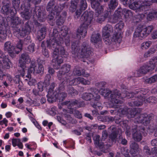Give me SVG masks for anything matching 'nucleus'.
Instances as JSON below:
<instances>
[{"instance_id": "obj_1", "label": "nucleus", "mask_w": 157, "mask_h": 157, "mask_svg": "<svg viewBox=\"0 0 157 157\" xmlns=\"http://www.w3.org/2000/svg\"><path fill=\"white\" fill-rule=\"evenodd\" d=\"M147 90L145 89H143L140 91H136L134 93H129L126 92L124 94L122 93L119 95V93L117 90L113 91H111L107 89L101 88L99 90L100 94L103 96L105 99H108L110 100L113 104V106H116L118 108L119 105L121 103V101H119L118 99L120 97L122 98H124L125 97L127 98H133V94L135 95V100L132 101L129 103V105L131 106H139L142 105L143 102L145 101L144 95L147 93Z\"/></svg>"}, {"instance_id": "obj_2", "label": "nucleus", "mask_w": 157, "mask_h": 157, "mask_svg": "<svg viewBox=\"0 0 157 157\" xmlns=\"http://www.w3.org/2000/svg\"><path fill=\"white\" fill-rule=\"evenodd\" d=\"M54 38L52 39L47 41V46L49 48L53 50V56L55 58L52 60L53 64L55 69H57L59 68L60 64L63 62V57L60 56L63 55L64 57H66L65 55V50L62 46L63 43V38L61 37L59 38V35L58 36V31L56 29L53 30Z\"/></svg>"}, {"instance_id": "obj_3", "label": "nucleus", "mask_w": 157, "mask_h": 157, "mask_svg": "<svg viewBox=\"0 0 157 157\" xmlns=\"http://www.w3.org/2000/svg\"><path fill=\"white\" fill-rule=\"evenodd\" d=\"M132 0H131V3ZM130 0H126V4L129 5L130 9L136 11V12H140L145 9L147 6H149L153 3H157V0H151V1H139L135 2L131 4H130L129 2ZM147 15V18L148 20H151L154 18H157V11L152 10L149 12ZM146 16L145 14H142L140 16L139 15L138 17L142 19Z\"/></svg>"}, {"instance_id": "obj_4", "label": "nucleus", "mask_w": 157, "mask_h": 157, "mask_svg": "<svg viewBox=\"0 0 157 157\" xmlns=\"http://www.w3.org/2000/svg\"><path fill=\"white\" fill-rule=\"evenodd\" d=\"M54 5V2L52 1L49 2L47 6V10L51 11L48 17L50 20L49 23L51 25H53L55 22L54 20L53 19L55 17L56 24L58 25H61L64 22L66 13L64 12L62 16H59L60 8L57 6H56L54 7L55 9H52Z\"/></svg>"}, {"instance_id": "obj_5", "label": "nucleus", "mask_w": 157, "mask_h": 157, "mask_svg": "<svg viewBox=\"0 0 157 157\" xmlns=\"http://www.w3.org/2000/svg\"><path fill=\"white\" fill-rule=\"evenodd\" d=\"M93 14L92 11L89 12L86 11L83 13L81 18L82 24L77 30V36L78 38L81 36L84 37L86 33V29L92 21Z\"/></svg>"}, {"instance_id": "obj_6", "label": "nucleus", "mask_w": 157, "mask_h": 157, "mask_svg": "<svg viewBox=\"0 0 157 157\" xmlns=\"http://www.w3.org/2000/svg\"><path fill=\"white\" fill-rule=\"evenodd\" d=\"M10 22L12 24V27L14 28V32L17 36V34H19L21 37H23L25 35L29 33L30 31L31 28L28 23L26 24L25 29L22 28L21 30V24L20 22V20L18 17L16 16H14L11 18V21Z\"/></svg>"}, {"instance_id": "obj_7", "label": "nucleus", "mask_w": 157, "mask_h": 157, "mask_svg": "<svg viewBox=\"0 0 157 157\" xmlns=\"http://www.w3.org/2000/svg\"><path fill=\"white\" fill-rule=\"evenodd\" d=\"M76 43L72 44V57L75 59L87 57L91 54V52L86 46H82L79 48V46H76Z\"/></svg>"}, {"instance_id": "obj_8", "label": "nucleus", "mask_w": 157, "mask_h": 157, "mask_svg": "<svg viewBox=\"0 0 157 157\" xmlns=\"http://www.w3.org/2000/svg\"><path fill=\"white\" fill-rule=\"evenodd\" d=\"M153 28L152 26L146 27L143 26L138 27L134 33V38H138L139 39L142 40L150 34Z\"/></svg>"}, {"instance_id": "obj_9", "label": "nucleus", "mask_w": 157, "mask_h": 157, "mask_svg": "<svg viewBox=\"0 0 157 157\" xmlns=\"http://www.w3.org/2000/svg\"><path fill=\"white\" fill-rule=\"evenodd\" d=\"M65 105H67L68 110H67L70 113H73L75 116L78 118L82 117V115L80 113L78 110H76L74 108L83 107L84 106V104L82 103L80 104L76 100L72 101L65 102L63 103Z\"/></svg>"}, {"instance_id": "obj_10", "label": "nucleus", "mask_w": 157, "mask_h": 157, "mask_svg": "<svg viewBox=\"0 0 157 157\" xmlns=\"http://www.w3.org/2000/svg\"><path fill=\"white\" fill-rule=\"evenodd\" d=\"M30 62L29 56L26 53L21 54L19 60V66L21 68L20 71L21 75L22 77L25 75V71L26 70V64Z\"/></svg>"}, {"instance_id": "obj_11", "label": "nucleus", "mask_w": 157, "mask_h": 157, "mask_svg": "<svg viewBox=\"0 0 157 157\" xmlns=\"http://www.w3.org/2000/svg\"><path fill=\"white\" fill-rule=\"evenodd\" d=\"M102 37L105 43L108 45L110 44L113 42L119 44L121 41V33L120 32L117 34L116 33H114L112 37L110 36V35H108L102 36Z\"/></svg>"}, {"instance_id": "obj_12", "label": "nucleus", "mask_w": 157, "mask_h": 157, "mask_svg": "<svg viewBox=\"0 0 157 157\" xmlns=\"http://www.w3.org/2000/svg\"><path fill=\"white\" fill-rule=\"evenodd\" d=\"M119 13H118V11H116L114 13V15L112 17V18L109 20L111 22L115 23L116 22L118 19H119L120 17H124L126 18L128 17L132 16V14L131 11L129 10L124 9L122 10V15H121V12L120 10L119 11Z\"/></svg>"}, {"instance_id": "obj_13", "label": "nucleus", "mask_w": 157, "mask_h": 157, "mask_svg": "<svg viewBox=\"0 0 157 157\" xmlns=\"http://www.w3.org/2000/svg\"><path fill=\"white\" fill-rule=\"evenodd\" d=\"M90 90L92 93H86L83 94L82 98L86 100H90L91 99L98 101L100 98V96L98 94L99 91L95 88H91Z\"/></svg>"}, {"instance_id": "obj_14", "label": "nucleus", "mask_w": 157, "mask_h": 157, "mask_svg": "<svg viewBox=\"0 0 157 157\" xmlns=\"http://www.w3.org/2000/svg\"><path fill=\"white\" fill-rule=\"evenodd\" d=\"M13 66L12 63L8 57L4 54L0 56V69H9Z\"/></svg>"}, {"instance_id": "obj_15", "label": "nucleus", "mask_w": 157, "mask_h": 157, "mask_svg": "<svg viewBox=\"0 0 157 157\" xmlns=\"http://www.w3.org/2000/svg\"><path fill=\"white\" fill-rule=\"evenodd\" d=\"M44 70L43 66L41 64H39L37 67L35 66L34 62H31V66L28 68V73H39L43 72Z\"/></svg>"}, {"instance_id": "obj_16", "label": "nucleus", "mask_w": 157, "mask_h": 157, "mask_svg": "<svg viewBox=\"0 0 157 157\" xmlns=\"http://www.w3.org/2000/svg\"><path fill=\"white\" fill-rule=\"evenodd\" d=\"M70 70V66L69 64H64L60 68L59 72L57 76L58 78L61 80L62 79H64V78L66 77L67 74L68 72Z\"/></svg>"}, {"instance_id": "obj_17", "label": "nucleus", "mask_w": 157, "mask_h": 157, "mask_svg": "<svg viewBox=\"0 0 157 157\" xmlns=\"http://www.w3.org/2000/svg\"><path fill=\"white\" fill-rule=\"evenodd\" d=\"M151 67L148 63L144 64L136 71V76H140L146 74L150 71L153 70Z\"/></svg>"}, {"instance_id": "obj_18", "label": "nucleus", "mask_w": 157, "mask_h": 157, "mask_svg": "<svg viewBox=\"0 0 157 157\" xmlns=\"http://www.w3.org/2000/svg\"><path fill=\"white\" fill-rule=\"evenodd\" d=\"M80 83H81L84 85H89L90 84V81L85 79L83 78L78 77L70 81L69 83V85H76Z\"/></svg>"}, {"instance_id": "obj_19", "label": "nucleus", "mask_w": 157, "mask_h": 157, "mask_svg": "<svg viewBox=\"0 0 157 157\" xmlns=\"http://www.w3.org/2000/svg\"><path fill=\"white\" fill-rule=\"evenodd\" d=\"M4 50L8 52L12 58L15 56L14 47L11 45L10 42H6L4 44Z\"/></svg>"}, {"instance_id": "obj_20", "label": "nucleus", "mask_w": 157, "mask_h": 157, "mask_svg": "<svg viewBox=\"0 0 157 157\" xmlns=\"http://www.w3.org/2000/svg\"><path fill=\"white\" fill-rule=\"evenodd\" d=\"M131 150L130 152L133 157L136 156L139 151L138 146L135 142H132L130 145Z\"/></svg>"}, {"instance_id": "obj_21", "label": "nucleus", "mask_w": 157, "mask_h": 157, "mask_svg": "<svg viewBox=\"0 0 157 157\" xmlns=\"http://www.w3.org/2000/svg\"><path fill=\"white\" fill-rule=\"evenodd\" d=\"M91 41L94 44L101 43V39L100 35L98 33L93 34L91 36Z\"/></svg>"}, {"instance_id": "obj_22", "label": "nucleus", "mask_w": 157, "mask_h": 157, "mask_svg": "<svg viewBox=\"0 0 157 157\" xmlns=\"http://www.w3.org/2000/svg\"><path fill=\"white\" fill-rule=\"evenodd\" d=\"M113 28L111 25H107L104 27L102 29V36H105L106 35H110L112 31Z\"/></svg>"}, {"instance_id": "obj_23", "label": "nucleus", "mask_w": 157, "mask_h": 157, "mask_svg": "<svg viewBox=\"0 0 157 157\" xmlns=\"http://www.w3.org/2000/svg\"><path fill=\"white\" fill-rule=\"evenodd\" d=\"M148 118V117H147V115L146 114H141L140 115L139 118L138 117L136 119V120L135 121V122H137L138 123H144V121H145V122L148 123L149 122L147 120Z\"/></svg>"}, {"instance_id": "obj_24", "label": "nucleus", "mask_w": 157, "mask_h": 157, "mask_svg": "<svg viewBox=\"0 0 157 157\" xmlns=\"http://www.w3.org/2000/svg\"><path fill=\"white\" fill-rule=\"evenodd\" d=\"M27 72V75H26L27 78L25 79L28 81V84L30 86L35 85L36 83V81L35 79L31 78L30 75L31 73H29L28 71Z\"/></svg>"}, {"instance_id": "obj_25", "label": "nucleus", "mask_w": 157, "mask_h": 157, "mask_svg": "<svg viewBox=\"0 0 157 157\" xmlns=\"http://www.w3.org/2000/svg\"><path fill=\"white\" fill-rule=\"evenodd\" d=\"M148 64L152 70H154L156 67L157 70V56L154 57L151 59Z\"/></svg>"}, {"instance_id": "obj_26", "label": "nucleus", "mask_w": 157, "mask_h": 157, "mask_svg": "<svg viewBox=\"0 0 157 157\" xmlns=\"http://www.w3.org/2000/svg\"><path fill=\"white\" fill-rule=\"evenodd\" d=\"M46 34V29L44 28H42L41 30L38 32L37 38L39 41H41L44 39Z\"/></svg>"}, {"instance_id": "obj_27", "label": "nucleus", "mask_w": 157, "mask_h": 157, "mask_svg": "<svg viewBox=\"0 0 157 157\" xmlns=\"http://www.w3.org/2000/svg\"><path fill=\"white\" fill-rule=\"evenodd\" d=\"M87 7V4L85 0H82L81 2V10L80 11L78 12H76V16L75 17L78 18L79 17L81 13V10H85Z\"/></svg>"}, {"instance_id": "obj_28", "label": "nucleus", "mask_w": 157, "mask_h": 157, "mask_svg": "<svg viewBox=\"0 0 157 157\" xmlns=\"http://www.w3.org/2000/svg\"><path fill=\"white\" fill-rule=\"evenodd\" d=\"M144 130V129H141L140 131H137L136 132L133 134V137L134 140L136 141H139L142 138L141 132H142Z\"/></svg>"}, {"instance_id": "obj_29", "label": "nucleus", "mask_w": 157, "mask_h": 157, "mask_svg": "<svg viewBox=\"0 0 157 157\" xmlns=\"http://www.w3.org/2000/svg\"><path fill=\"white\" fill-rule=\"evenodd\" d=\"M124 25V23L122 21H120L115 26L116 30L115 31L114 33H116L117 34H118L119 33H121V36L122 37V32L121 30L123 28Z\"/></svg>"}, {"instance_id": "obj_30", "label": "nucleus", "mask_w": 157, "mask_h": 157, "mask_svg": "<svg viewBox=\"0 0 157 157\" xmlns=\"http://www.w3.org/2000/svg\"><path fill=\"white\" fill-rule=\"evenodd\" d=\"M22 42L20 40L17 44L16 48H14V55L18 54V53L22 49Z\"/></svg>"}, {"instance_id": "obj_31", "label": "nucleus", "mask_w": 157, "mask_h": 157, "mask_svg": "<svg viewBox=\"0 0 157 157\" xmlns=\"http://www.w3.org/2000/svg\"><path fill=\"white\" fill-rule=\"evenodd\" d=\"M152 44V42L149 40L146 41L141 44V48L143 50L147 49Z\"/></svg>"}, {"instance_id": "obj_32", "label": "nucleus", "mask_w": 157, "mask_h": 157, "mask_svg": "<svg viewBox=\"0 0 157 157\" xmlns=\"http://www.w3.org/2000/svg\"><path fill=\"white\" fill-rule=\"evenodd\" d=\"M73 73L75 75L79 76L81 75H82L85 77H87L89 76V74L88 73H85L84 71L82 70V71L81 72L80 70H74L73 71Z\"/></svg>"}, {"instance_id": "obj_33", "label": "nucleus", "mask_w": 157, "mask_h": 157, "mask_svg": "<svg viewBox=\"0 0 157 157\" xmlns=\"http://www.w3.org/2000/svg\"><path fill=\"white\" fill-rule=\"evenodd\" d=\"M145 81L146 82L148 83H151L157 82V75H154L151 78L147 79Z\"/></svg>"}, {"instance_id": "obj_34", "label": "nucleus", "mask_w": 157, "mask_h": 157, "mask_svg": "<svg viewBox=\"0 0 157 157\" xmlns=\"http://www.w3.org/2000/svg\"><path fill=\"white\" fill-rule=\"evenodd\" d=\"M151 144L153 146H156L152 149L153 153H157V139L152 140L151 142Z\"/></svg>"}, {"instance_id": "obj_35", "label": "nucleus", "mask_w": 157, "mask_h": 157, "mask_svg": "<svg viewBox=\"0 0 157 157\" xmlns=\"http://www.w3.org/2000/svg\"><path fill=\"white\" fill-rule=\"evenodd\" d=\"M117 5L118 3L116 0H111L109 6L110 9H113L115 8Z\"/></svg>"}, {"instance_id": "obj_36", "label": "nucleus", "mask_w": 157, "mask_h": 157, "mask_svg": "<svg viewBox=\"0 0 157 157\" xmlns=\"http://www.w3.org/2000/svg\"><path fill=\"white\" fill-rule=\"evenodd\" d=\"M66 96L67 94L66 93L62 92L56 94L55 95V97L56 99H58L59 100H63Z\"/></svg>"}, {"instance_id": "obj_37", "label": "nucleus", "mask_w": 157, "mask_h": 157, "mask_svg": "<svg viewBox=\"0 0 157 157\" xmlns=\"http://www.w3.org/2000/svg\"><path fill=\"white\" fill-rule=\"evenodd\" d=\"M21 14L22 17L26 20L29 19L31 16V14L28 11L21 13Z\"/></svg>"}, {"instance_id": "obj_38", "label": "nucleus", "mask_w": 157, "mask_h": 157, "mask_svg": "<svg viewBox=\"0 0 157 157\" xmlns=\"http://www.w3.org/2000/svg\"><path fill=\"white\" fill-rule=\"evenodd\" d=\"M146 101L147 102L155 103L156 102V98L154 97H151L146 99Z\"/></svg>"}, {"instance_id": "obj_39", "label": "nucleus", "mask_w": 157, "mask_h": 157, "mask_svg": "<svg viewBox=\"0 0 157 157\" xmlns=\"http://www.w3.org/2000/svg\"><path fill=\"white\" fill-rule=\"evenodd\" d=\"M129 110V109H119L117 110V111L120 114L124 115L125 114H127Z\"/></svg>"}, {"instance_id": "obj_40", "label": "nucleus", "mask_w": 157, "mask_h": 157, "mask_svg": "<svg viewBox=\"0 0 157 157\" xmlns=\"http://www.w3.org/2000/svg\"><path fill=\"white\" fill-rule=\"evenodd\" d=\"M33 147H32V145L31 144H25L26 147L28 149L30 150H32L33 149H35L36 147V144H33Z\"/></svg>"}, {"instance_id": "obj_41", "label": "nucleus", "mask_w": 157, "mask_h": 157, "mask_svg": "<svg viewBox=\"0 0 157 157\" xmlns=\"http://www.w3.org/2000/svg\"><path fill=\"white\" fill-rule=\"evenodd\" d=\"M30 119L31 121L34 124L36 127L39 129H41V128L40 125L37 122L36 120L33 117H31Z\"/></svg>"}, {"instance_id": "obj_42", "label": "nucleus", "mask_w": 157, "mask_h": 157, "mask_svg": "<svg viewBox=\"0 0 157 157\" xmlns=\"http://www.w3.org/2000/svg\"><path fill=\"white\" fill-rule=\"evenodd\" d=\"M20 140L19 139H13L12 140V145L14 147L17 145L18 143H19Z\"/></svg>"}, {"instance_id": "obj_43", "label": "nucleus", "mask_w": 157, "mask_h": 157, "mask_svg": "<svg viewBox=\"0 0 157 157\" xmlns=\"http://www.w3.org/2000/svg\"><path fill=\"white\" fill-rule=\"evenodd\" d=\"M93 138L95 144L98 145H99V135H97L94 136H93Z\"/></svg>"}, {"instance_id": "obj_44", "label": "nucleus", "mask_w": 157, "mask_h": 157, "mask_svg": "<svg viewBox=\"0 0 157 157\" xmlns=\"http://www.w3.org/2000/svg\"><path fill=\"white\" fill-rule=\"evenodd\" d=\"M44 83L40 82L38 83V88L39 91L41 92L43 90Z\"/></svg>"}, {"instance_id": "obj_45", "label": "nucleus", "mask_w": 157, "mask_h": 157, "mask_svg": "<svg viewBox=\"0 0 157 157\" xmlns=\"http://www.w3.org/2000/svg\"><path fill=\"white\" fill-rule=\"evenodd\" d=\"M106 84V82H97L95 84L96 86L98 87H103Z\"/></svg>"}, {"instance_id": "obj_46", "label": "nucleus", "mask_w": 157, "mask_h": 157, "mask_svg": "<svg viewBox=\"0 0 157 157\" xmlns=\"http://www.w3.org/2000/svg\"><path fill=\"white\" fill-rule=\"evenodd\" d=\"M2 10L4 13L7 14L9 13V8L7 6H4L2 7Z\"/></svg>"}, {"instance_id": "obj_47", "label": "nucleus", "mask_w": 157, "mask_h": 157, "mask_svg": "<svg viewBox=\"0 0 157 157\" xmlns=\"http://www.w3.org/2000/svg\"><path fill=\"white\" fill-rule=\"evenodd\" d=\"M56 108L55 107H52L49 112V114L52 116L55 115L56 113Z\"/></svg>"}, {"instance_id": "obj_48", "label": "nucleus", "mask_w": 157, "mask_h": 157, "mask_svg": "<svg viewBox=\"0 0 157 157\" xmlns=\"http://www.w3.org/2000/svg\"><path fill=\"white\" fill-rule=\"evenodd\" d=\"M8 121L6 118H4L2 121H0V124L2 125L5 124L6 126L7 125Z\"/></svg>"}, {"instance_id": "obj_49", "label": "nucleus", "mask_w": 157, "mask_h": 157, "mask_svg": "<svg viewBox=\"0 0 157 157\" xmlns=\"http://www.w3.org/2000/svg\"><path fill=\"white\" fill-rule=\"evenodd\" d=\"M34 44H32L31 45H29L28 48V50L30 52H33L34 51Z\"/></svg>"}, {"instance_id": "obj_50", "label": "nucleus", "mask_w": 157, "mask_h": 157, "mask_svg": "<svg viewBox=\"0 0 157 157\" xmlns=\"http://www.w3.org/2000/svg\"><path fill=\"white\" fill-rule=\"evenodd\" d=\"M4 74L5 75L4 76L3 78H4L5 76H6V77L7 80L9 82H11L13 79L11 76L10 74Z\"/></svg>"}, {"instance_id": "obj_51", "label": "nucleus", "mask_w": 157, "mask_h": 157, "mask_svg": "<svg viewBox=\"0 0 157 157\" xmlns=\"http://www.w3.org/2000/svg\"><path fill=\"white\" fill-rule=\"evenodd\" d=\"M42 52L43 54L46 57H48L49 56L48 52L46 49L43 48Z\"/></svg>"}, {"instance_id": "obj_52", "label": "nucleus", "mask_w": 157, "mask_h": 157, "mask_svg": "<svg viewBox=\"0 0 157 157\" xmlns=\"http://www.w3.org/2000/svg\"><path fill=\"white\" fill-rule=\"evenodd\" d=\"M124 125V128H126V131L125 132L126 134L128 136L130 134L129 130L128 129L129 128V127L126 124H125Z\"/></svg>"}, {"instance_id": "obj_53", "label": "nucleus", "mask_w": 157, "mask_h": 157, "mask_svg": "<svg viewBox=\"0 0 157 157\" xmlns=\"http://www.w3.org/2000/svg\"><path fill=\"white\" fill-rule=\"evenodd\" d=\"M144 151L147 155L150 154V151L148 147L147 146H145L144 147Z\"/></svg>"}, {"instance_id": "obj_54", "label": "nucleus", "mask_w": 157, "mask_h": 157, "mask_svg": "<svg viewBox=\"0 0 157 157\" xmlns=\"http://www.w3.org/2000/svg\"><path fill=\"white\" fill-rule=\"evenodd\" d=\"M151 37L153 39L157 38V31H154L151 34Z\"/></svg>"}, {"instance_id": "obj_55", "label": "nucleus", "mask_w": 157, "mask_h": 157, "mask_svg": "<svg viewBox=\"0 0 157 157\" xmlns=\"http://www.w3.org/2000/svg\"><path fill=\"white\" fill-rule=\"evenodd\" d=\"M57 119L60 122L62 123V124H66V122L65 121L63 120L60 117L58 116Z\"/></svg>"}, {"instance_id": "obj_56", "label": "nucleus", "mask_w": 157, "mask_h": 157, "mask_svg": "<svg viewBox=\"0 0 157 157\" xmlns=\"http://www.w3.org/2000/svg\"><path fill=\"white\" fill-rule=\"evenodd\" d=\"M124 151H125L126 153L124 152H123V154L124 155V156L126 157H129V155L128 153V150H127L126 148H124Z\"/></svg>"}, {"instance_id": "obj_57", "label": "nucleus", "mask_w": 157, "mask_h": 157, "mask_svg": "<svg viewBox=\"0 0 157 157\" xmlns=\"http://www.w3.org/2000/svg\"><path fill=\"white\" fill-rule=\"evenodd\" d=\"M66 29H67V28H66ZM61 35L63 37L65 36H66L67 34V29L65 30V32H64V31L63 30V29H62L61 30Z\"/></svg>"}, {"instance_id": "obj_58", "label": "nucleus", "mask_w": 157, "mask_h": 157, "mask_svg": "<svg viewBox=\"0 0 157 157\" xmlns=\"http://www.w3.org/2000/svg\"><path fill=\"white\" fill-rule=\"evenodd\" d=\"M110 138L112 141H114L117 137L116 134H115L114 133H112L110 136Z\"/></svg>"}, {"instance_id": "obj_59", "label": "nucleus", "mask_w": 157, "mask_h": 157, "mask_svg": "<svg viewBox=\"0 0 157 157\" xmlns=\"http://www.w3.org/2000/svg\"><path fill=\"white\" fill-rule=\"evenodd\" d=\"M5 115L6 117L7 118H10L12 116V113L11 112H9L6 113Z\"/></svg>"}, {"instance_id": "obj_60", "label": "nucleus", "mask_w": 157, "mask_h": 157, "mask_svg": "<svg viewBox=\"0 0 157 157\" xmlns=\"http://www.w3.org/2000/svg\"><path fill=\"white\" fill-rule=\"evenodd\" d=\"M42 156L43 157H46L49 156V154L46 151H44V153H42Z\"/></svg>"}, {"instance_id": "obj_61", "label": "nucleus", "mask_w": 157, "mask_h": 157, "mask_svg": "<svg viewBox=\"0 0 157 157\" xmlns=\"http://www.w3.org/2000/svg\"><path fill=\"white\" fill-rule=\"evenodd\" d=\"M102 136L104 138H106L107 136V132L105 131H103L102 133Z\"/></svg>"}, {"instance_id": "obj_62", "label": "nucleus", "mask_w": 157, "mask_h": 157, "mask_svg": "<svg viewBox=\"0 0 157 157\" xmlns=\"http://www.w3.org/2000/svg\"><path fill=\"white\" fill-rule=\"evenodd\" d=\"M48 72L50 74H52L54 73V71L52 68H49Z\"/></svg>"}, {"instance_id": "obj_63", "label": "nucleus", "mask_w": 157, "mask_h": 157, "mask_svg": "<svg viewBox=\"0 0 157 157\" xmlns=\"http://www.w3.org/2000/svg\"><path fill=\"white\" fill-rule=\"evenodd\" d=\"M18 147L20 149H22L23 147V145L22 143L21 142V141H20L19 143L17 145Z\"/></svg>"}, {"instance_id": "obj_64", "label": "nucleus", "mask_w": 157, "mask_h": 157, "mask_svg": "<svg viewBox=\"0 0 157 157\" xmlns=\"http://www.w3.org/2000/svg\"><path fill=\"white\" fill-rule=\"evenodd\" d=\"M93 107L96 109H98V108H99V109H101V106L99 105H98L95 104H94L93 105Z\"/></svg>"}]
</instances>
